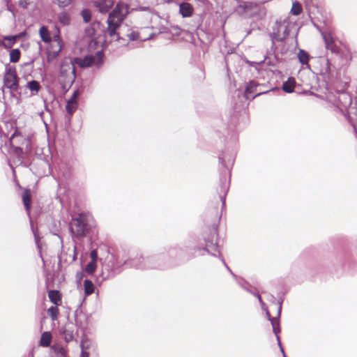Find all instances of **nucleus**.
I'll use <instances>...</instances> for the list:
<instances>
[{
    "mask_svg": "<svg viewBox=\"0 0 357 357\" xmlns=\"http://www.w3.org/2000/svg\"><path fill=\"white\" fill-rule=\"evenodd\" d=\"M276 31H278V33L279 34H282V30L280 28V22L278 20H277L275 22V25H274V26L273 28V32L272 33H275Z\"/></svg>",
    "mask_w": 357,
    "mask_h": 357,
    "instance_id": "58836bf2",
    "label": "nucleus"
},
{
    "mask_svg": "<svg viewBox=\"0 0 357 357\" xmlns=\"http://www.w3.org/2000/svg\"><path fill=\"white\" fill-rule=\"evenodd\" d=\"M323 38L327 49L331 50L332 52H337V47L335 45H333L332 40L324 34Z\"/></svg>",
    "mask_w": 357,
    "mask_h": 357,
    "instance_id": "2f4dec72",
    "label": "nucleus"
},
{
    "mask_svg": "<svg viewBox=\"0 0 357 357\" xmlns=\"http://www.w3.org/2000/svg\"><path fill=\"white\" fill-rule=\"evenodd\" d=\"M26 146L30 143V141L29 139H26Z\"/></svg>",
    "mask_w": 357,
    "mask_h": 357,
    "instance_id": "4d7b16f0",
    "label": "nucleus"
},
{
    "mask_svg": "<svg viewBox=\"0 0 357 357\" xmlns=\"http://www.w3.org/2000/svg\"><path fill=\"white\" fill-rule=\"evenodd\" d=\"M282 305V300L278 301V316L275 318L272 319L271 321H270L272 325L273 332L275 333V335L276 336V339H277L278 345H280V337H279L278 334H279V333H280L279 318L281 314Z\"/></svg>",
    "mask_w": 357,
    "mask_h": 357,
    "instance_id": "f8f14e48",
    "label": "nucleus"
},
{
    "mask_svg": "<svg viewBox=\"0 0 357 357\" xmlns=\"http://www.w3.org/2000/svg\"><path fill=\"white\" fill-rule=\"evenodd\" d=\"M79 96V90H75L73 95H72V97L68 100H73V102H77V97Z\"/></svg>",
    "mask_w": 357,
    "mask_h": 357,
    "instance_id": "79ce46f5",
    "label": "nucleus"
},
{
    "mask_svg": "<svg viewBox=\"0 0 357 357\" xmlns=\"http://www.w3.org/2000/svg\"><path fill=\"white\" fill-rule=\"evenodd\" d=\"M295 79L293 77H289L282 84V90L288 93H292L295 87Z\"/></svg>",
    "mask_w": 357,
    "mask_h": 357,
    "instance_id": "aec40b11",
    "label": "nucleus"
},
{
    "mask_svg": "<svg viewBox=\"0 0 357 357\" xmlns=\"http://www.w3.org/2000/svg\"><path fill=\"white\" fill-rule=\"evenodd\" d=\"M128 38L131 41H135L139 39V34L137 32L132 31L131 33L127 35Z\"/></svg>",
    "mask_w": 357,
    "mask_h": 357,
    "instance_id": "4c0bfd02",
    "label": "nucleus"
},
{
    "mask_svg": "<svg viewBox=\"0 0 357 357\" xmlns=\"http://www.w3.org/2000/svg\"><path fill=\"white\" fill-rule=\"evenodd\" d=\"M73 0H54L55 3H56L60 7H66L69 6Z\"/></svg>",
    "mask_w": 357,
    "mask_h": 357,
    "instance_id": "e433bc0d",
    "label": "nucleus"
},
{
    "mask_svg": "<svg viewBox=\"0 0 357 357\" xmlns=\"http://www.w3.org/2000/svg\"><path fill=\"white\" fill-rule=\"evenodd\" d=\"M273 52V54H275V52L271 51V50L268 51V54H271ZM266 63L268 66H275L278 63V59L275 55H274L273 59H271L268 55L264 57V59L259 62V63Z\"/></svg>",
    "mask_w": 357,
    "mask_h": 357,
    "instance_id": "393cba45",
    "label": "nucleus"
},
{
    "mask_svg": "<svg viewBox=\"0 0 357 357\" xmlns=\"http://www.w3.org/2000/svg\"><path fill=\"white\" fill-rule=\"evenodd\" d=\"M71 324H66L60 330V333L63 335L65 341L69 342L74 339V330Z\"/></svg>",
    "mask_w": 357,
    "mask_h": 357,
    "instance_id": "dca6fc26",
    "label": "nucleus"
},
{
    "mask_svg": "<svg viewBox=\"0 0 357 357\" xmlns=\"http://www.w3.org/2000/svg\"><path fill=\"white\" fill-rule=\"evenodd\" d=\"M205 246L201 247L189 242L184 246L178 245L172 246L163 252L153 255L149 261H157L150 263L149 267L158 269H167L178 266L193 257L203 255L205 252L213 256L220 254L218 245V231L215 228L209 229L204 234Z\"/></svg>",
    "mask_w": 357,
    "mask_h": 357,
    "instance_id": "f257e3e1",
    "label": "nucleus"
},
{
    "mask_svg": "<svg viewBox=\"0 0 357 357\" xmlns=\"http://www.w3.org/2000/svg\"><path fill=\"white\" fill-rule=\"evenodd\" d=\"M58 21L63 26H68L70 24L71 18L70 15L66 12L63 11L58 14L57 16Z\"/></svg>",
    "mask_w": 357,
    "mask_h": 357,
    "instance_id": "412c9836",
    "label": "nucleus"
},
{
    "mask_svg": "<svg viewBox=\"0 0 357 357\" xmlns=\"http://www.w3.org/2000/svg\"><path fill=\"white\" fill-rule=\"evenodd\" d=\"M29 4V0H19L18 5L22 8H26Z\"/></svg>",
    "mask_w": 357,
    "mask_h": 357,
    "instance_id": "ea45409f",
    "label": "nucleus"
},
{
    "mask_svg": "<svg viewBox=\"0 0 357 357\" xmlns=\"http://www.w3.org/2000/svg\"><path fill=\"white\" fill-rule=\"evenodd\" d=\"M75 77V67L73 63H63L61 66L59 82L63 89L70 88Z\"/></svg>",
    "mask_w": 357,
    "mask_h": 357,
    "instance_id": "423d86ee",
    "label": "nucleus"
},
{
    "mask_svg": "<svg viewBox=\"0 0 357 357\" xmlns=\"http://www.w3.org/2000/svg\"><path fill=\"white\" fill-rule=\"evenodd\" d=\"M96 56H97V57H98V61H99V63H101L102 62V58H103V54H102V52L101 51L98 52L96 53Z\"/></svg>",
    "mask_w": 357,
    "mask_h": 357,
    "instance_id": "a18cd8bd",
    "label": "nucleus"
},
{
    "mask_svg": "<svg viewBox=\"0 0 357 357\" xmlns=\"http://www.w3.org/2000/svg\"><path fill=\"white\" fill-rule=\"evenodd\" d=\"M3 83L4 86L11 91H17L18 90V77L15 66L10 64L6 65Z\"/></svg>",
    "mask_w": 357,
    "mask_h": 357,
    "instance_id": "0eeeda50",
    "label": "nucleus"
},
{
    "mask_svg": "<svg viewBox=\"0 0 357 357\" xmlns=\"http://www.w3.org/2000/svg\"><path fill=\"white\" fill-rule=\"evenodd\" d=\"M329 102L336 107L345 116L357 111V100L353 104L351 95L345 91H337L327 96Z\"/></svg>",
    "mask_w": 357,
    "mask_h": 357,
    "instance_id": "f03ea898",
    "label": "nucleus"
},
{
    "mask_svg": "<svg viewBox=\"0 0 357 357\" xmlns=\"http://www.w3.org/2000/svg\"><path fill=\"white\" fill-rule=\"evenodd\" d=\"M252 295H253V296H255V297H257V298H258L259 302V303H260V305H261V306L262 309H264V308L266 307V304H265V303L262 301L261 297V296L259 295V293L254 292V293L252 294Z\"/></svg>",
    "mask_w": 357,
    "mask_h": 357,
    "instance_id": "a19ab883",
    "label": "nucleus"
},
{
    "mask_svg": "<svg viewBox=\"0 0 357 357\" xmlns=\"http://www.w3.org/2000/svg\"><path fill=\"white\" fill-rule=\"evenodd\" d=\"M47 314L53 321H56L58 319L59 309L56 306H51L47 310Z\"/></svg>",
    "mask_w": 357,
    "mask_h": 357,
    "instance_id": "473e14b6",
    "label": "nucleus"
},
{
    "mask_svg": "<svg viewBox=\"0 0 357 357\" xmlns=\"http://www.w3.org/2000/svg\"><path fill=\"white\" fill-rule=\"evenodd\" d=\"M222 263L224 264V265L225 266V267L227 268V269L229 271V273L231 274V275L236 279V280L237 281V279H239L240 278H238L236 275H235L232 271L229 268V267L227 265L226 262L225 261V259H222Z\"/></svg>",
    "mask_w": 357,
    "mask_h": 357,
    "instance_id": "c03bdc74",
    "label": "nucleus"
},
{
    "mask_svg": "<svg viewBox=\"0 0 357 357\" xmlns=\"http://www.w3.org/2000/svg\"><path fill=\"white\" fill-rule=\"evenodd\" d=\"M91 257L92 259L91 261H96V259H97V252L96 250H92L91 252Z\"/></svg>",
    "mask_w": 357,
    "mask_h": 357,
    "instance_id": "49530a36",
    "label": "nucleus"
},
{
    "mask_svg": "<svg viewBox=\"0 0 357 357\" xmlns=\"http://www.w3.org/2000/svg\"><path fill=\"white\" fill-rule=\"evenodd\" d=\"M39 33L42 40L45 43H49L51 41V37L48 29L43 26L39 30Z\"/></svg>",
    "mask_w": 357,
    "mask_h": 357,
    "instance_id": "b1692460",
    "label": "nucleus"
},
{
    "mask_svg": "<svg viewBox=\"0 0 357 357\" xmlns=\"http://www.w3.org/2000/svg\"><path fill=\"white\" fill-rule=\"evenodd\" d=\"M302 10V8L301 4L298 2H294L293 3L292 8L291 10V13L294 15H298L301 13Z\"/></svg>",
    "mask_w": 357,
    "mask_h": 357,
    "instance_id": "c9c22d12",
    "label": "nucleus"
},
{
    "mask_svg": "<svg viewBox=\"0 0 357 357\" xmlns=\"http://www.w3.org/2000/svg\"><path fill=\"white\" fill-rule=\"evenodd\" d=\"M76 64L81 68L90 67L95 63V57L93 56H86L84 58H75Z\"/></svg>",
    "mask_w": 357,
    "mask_h": 357,
    "instance_id": "f3484780",
    "label": "nucleus"
},
{
    "mask_svg": "<svg viewBox=\"0 0 357 357\" xmlns=\"http://www.w3.org/2000/svg\"><path fill=\"white\" fill-rule=\"evenodd\" d=\"M96 267V261H91L87 264L84 270L88 274H92L95 272Z\"/></svg>",
    "mask_w": 357,
    "mask_h": 357,
    "instance_id": "f704fd0d",
    "label": "nucleus"
},
{
    "mask_svg": "<svg viewBox=\"0 0 357 357\" xmlns=\"http://www.w3.org/2000/svg\"><path fill=\"white\" fill-rule=\"evenodd\" d=\"M192 11L193 8L189 3L183 2L180 3L179 12L183 17H190L192 14Z\"/></svg>",
    "mask_w": 357,
    "mask_h": 357,
    "instance_id": "a211bd4d",
    "label": "nucleus"
},
{
    "mask_svg": "<svg viewBox=\"0 0 357 357\" xmlns=\"http://www.w3.org/2000/svg\"><path fill=\"white\" fill-rule=\"evenodd\" d=\"M153 256H148L144 259L141 255H137L135 257L130 258L128 260L124 261L125 266L126 267H133L136 268H154L153 267H149L150 263H155L157 261H149V259Z\"/></svg>",
    "mask_w": 357,
    "mask_h": 357,
    "instance_id": "1a4fd4ad",
    "label": "nucleus"
},
{
    "mask_svg": "<svg viewBox=\"0 0 357 357\" xmlns=\"http://www.w3.org/2000/svg\"><path fill=\"white\" fill-rule=\"evenodd\" d=\"M283 357H286L285 353L283 352Z\"/></svg>",
    "mask_w": 357,
    "mask_h": 357,
    "instance_id": "bf43d9fd",
    "label": "nucleus"
},
{
    "mask_svg": "<svg viewBox=\"0 0 357 357\" xmlns=\"http://www.w3.org/2000/svg\"><path fill=\"white\" fill-rule=\"evenodd\" d=\"M238 284L244 290L252 294L254 291L250 288V284L242 278L237 279Z\"/></svg>",
    "mask_w": 357,
    "mask_h": 357,
    "instance_id": "7c9ffc66",
    "label": "nucleus"
},
{
    "mask_svg": "<svg viewBox=\"0 0 357 357\" xmlns=\"http://www.w3.org/2000/svg\"><path fill=\"white\" fill-rule=\"evenodd\" d=\"M52 340V335L49 332H44L40 337V344L43 347H48Z\"/></svg>",
    "mask_w": 357,
    "mask_h": 357,
    "instance_id": "a878e982",
    "label": "nucleus"
},
{
    "mask_svg": "<svg viewBox=\"0 0 357 357\" xmlns=\"http://www.w3.org/2000/svg\"><path fill=\"white\" fill-rule=\"evenodd\" d=\"M267 2V1H256L243 2L240 7L243 9L248 15H254L259 13L261 6Z\"/></svg>",
    "mask_w": 357,
    "mask_h": 357,
    "instance_id": "9b49d317",
    "label": "nucleus"
},
{
    "mask_svg": "<svg viewBox=\"0 0 357 357\" xmlns=\"http://www.w3.org/2000/svg\"><path fill=\"white\" fill-rule=\"evenodd\" d=\"M26 87L31 91V94L33 96L38 94L41 88L39 82L36 80H31L28 82L26 84Z\"/></svg>",
    "mask_w": 357,
    "mask_h": 357,
    "instance_id": "4be33fe9",
    "label": "nucleus"
},
{
    "mask_svg": "<svg viewBox=\"0 0 357 357\" xmlns=\"http://www.w3.org/2000/svg\"><path fill=\"white\" fill-rule=\"evenodd\" d=\"M77 102H73V100H68L66 109L68 114L72 115L77 109Z\"/></svg>",
    "mask_w": 357,
    "mask_h": 357,
    "instance_id": "c756f323",
    "label": "nucleus"
},
{
    "mask_svg": "<svg viewBox=\"0 0 357 357\" xmlns=\"http://www.w3.org/2000/svg\"><path fill=\"white\" fill-rule=\"evenodd\" d=\"M6 39L12 41V43H14L16 40V37L15 36H9V37H6Z\"/></svg>",
    "mask_w": 357,
    "mask_h": 357,
    "instance_id": "3c124183",
    "label": "nucleus"
},
{
    "mask_svg": "<svg viewBox=\"0 0 357 357\" xmlns=\"http://www.w3.org/2000/svg\"><path fill=\"white\" fill-rule=\"evenodd\" d=\"M84 293L86 296L91 295L94 291V285L91 280H85L84 281Z\"/></svg>",
    "mask_w": 357,
    "mask_h": 357,
    "instance_id": "cd10ccee",
    "label": "nucleus"
},
{
    "mask_svg": "<svg viewBox=\"0 0 357 357\" xmlns=\"http://www.w3.org/2000/svg\"><path fill=\"white\" fill-rule=\"evenodd\" d=\"M48 296L50 301L56 305H58L61 302L60 294L57 290H50L48 292Z\"/></svg>",
    "mask_w": 357,
    "mask_h": 357,
    "instance_id": "5701e85b",
    "label": "nucleus"
},
{
    "mask_svg": "<svg viewBox=\"0 0 357 357\" xmlns=\"http://www.w3.org/2000/svg\"><path fill=\"white\" fill-rule=\"evenodd\" d=\"M309 54L303 50H300L298 53V58L302 65H307L309 61Z\"/></svg>",
    "mask_w": 357,
    "mask_h": 357,
    "instance_id": "bb28decb",
    "label": "nucleus"
},
{
    "mask_svg": "<svg viewBox=\"0 0 357 357\" xmlns=\"http://www.w3.org/2000/svg\"><path fill=\"white\" fill-rule=\"evenodd\" d=\"M122 22H123L117 21L116 19H114V17H112L111 16H108V18L107 20V28L106 31L110 37H114L115 36H117V40L119 38L116 31L120 27Z\"/></svg>",
    "mask_w": 357,
    "mask_h": 357,
    "instance_id": "2eb2a0df",
    "label": "nucleus"
},
{
    "mask_svg": "<svg viewBox=\"0 0 357 357\" xmlns=\"http://www.w3.org/2000/svg\"><path fill=\"white\" fill-rule=\"evenodd\" d=\"M81 15L85 23H89L91 20V12L89 9L84 8L81 11Z\"/></svg>",
    "mask_w": 357,
    "mask_h": 357,
    "instance_id": "72a5a7b5",
    "label": "nucleus"
},
{
    "mask_svg": "<svg viewBox=\"0 0 357 357\" xmlns=\"http://www.w3.org/2000/svg\"><path fill=\"white\" fill-rule=\"evenodd\" d=\"M34 236H35L36 239H37V236H36V234H34ZM36 242H38V240H36Z\"/></svg>",
    "mask_w": 357,
    "mask_h": 357,
    "instance_id": "13d9d810",
    "label": "nucleus"
},
{
    "mask_svg": "<svg viewBox=\"0 0 357 357\" xmlns=\"http://www.w3.org/2000/svg\"><path fill=\"white\" fill-rule=\"evenodd\" d=\"M22 200L26 211L29 213L31 210V195L29 190H24L22 193Z\"/></svg>",
    "mask_w": 357,
    "mask_h": 357,
    "instance_id": "6ab92c4d",
    "label": "nucleus"
},
{
    "mask_svg": "<svg viewBox=\"0 0 357 357\" xmlns=\"http://www.w3.org/2000/svg\"><path fill=\"white\" fill-rule=\"evenodd\" d=\"M264 310H266V317H267L268 319L270 321H271L272 319H274L275 317H272L271 316L270 312H268V309L266 308V307H265L264 308Z\"/></svg>",
    "mask_w": 357,
    "mask_h": 357,
    "instance_id": "09e8293b",
    "label": "nucleus"
},
{
    "mask_svg": "<svg viewBox=\"0 0 357 357\" xmlns=\"http://www.w3.org/2000/svg\"><path fill=\"white\" fill-rule=\"evenodd\" d=\"M280 28L282 30V34L278 33V31H276L275 33H271L269 34L270 38L271 40V51L273 52L275 51L277 47L275 46L276 42H283L289 35V27L293 26L289 20H284L283 21H280Z\"/></svg>",
    "mask_w": 357,
    "mask_h": 357,
    "instance_id": "6e6552de",
    "label": "nucleus"
},
{
    "mask_svg": "<svg viewBox=\"0 0 357 357\" xmlns=\"http://www.w3.org/2000/svg\"><path fill=\"white\" fill-rule=\"evenodd\" d=\"M218 160L222 167L225 169L224 172L220 174V186L218 190L220 199L222 201V206H224L225 204L226 195L229 189V181H227L226 172L228 171L230 174L231 167L235 160V155L234 154L228 155L222 152L218 156Z\"/></svg>",
    "mask_w": 357,
    "mask_h": 357,
    "instance_id": "7ed1b4c3",
    "label": "nucleus"
},
{
    "mask_svg": "<svg viewBox=\"0 0 357 357\" xmlns=\"http://www.w3.org/2000/svg\"><path fill=\"white\" fill-rule=\"evenodd\" d=\"M89 229L88 216L84 213H79L73 218L70 225L72 234L77 238L85 236Z\"/></svg>",
    "mask_w": 357,
    "mask_h": 357,
    "instance_id": "39448f33",
    "label": "nucleus"
},
{
    "mask_svg": "<svg viewBox=\"0 0 357 357\" xmlns=\"http://www.w3.org/2000/svg\"><path fill=\"white\" fill-rule=\"evenodd\" d=\"M222 263L224 264V265L225 266V267L227 268V269L229 271V273L231 274V275L236 279V280L237 281V279H239L240 278H238L236 275H235L232 271L229 268V267L227 265L226 262L225 261V259H222Z\"/></svg>",
    "mask_w": 357,
    "mask_h": 357,
    "instance_id": "37998d69",
    "label": "nucleus"
},
{
    "mask_svg": "<svg viewBox=\"0 0 357 357\" xmlns=\"http://www.w3.org/2000/svg\"><path fill=\"white\" fill-rule=\"evenodd\" d=\"M135 10L139 11H148L150 10V8L149 6H140L138 8H136Z\"/></svg>",
    "mask_w": 357,
    "mask_h": 357,
    "instance_id": "de8ad7c7",
    "label": "nucleus"
},
{
    "mask_svg": "<svg viewBox=\"0 0 357 357\" xmlns=\"http://www.w3.org/2000/svg\"><path fill=\"white\" fill-rule=\"evenodd\" d=\"M59 353L61 354V355H64L65 354V350L63 348H61L59 349Z\"/></svg>",
    "mask_w": 357,
    "mask_h": 357,
    "instance_id": "603ef678",
    "label": "nucleus"
},
{
    "mask_svg": "<svg viewBox=\"0 0 357 357\" xmlns=\"http://www.w3.org/2000/svg\"><path fill=\"white\" fill-rule=\"evenodd\" d=\"M281 352L283 354L284 352L283 347H282V344L279 345Z\"/></svg>",
    "mask_w": 357,
    "mask_h": 357,
    "instance_id": "864d4df0",
    "label": "nucleus"
},
{
    "mask_svg": "<svg viewBox=\"0 0 357 357\" xmlns=\"http://www.w3.org/2000/svg\"><path fill=\"white\" fill-rule=\"evenodd\" d=\"M129 13V6L123 2H119L109 16L116 19L119 22H123Z\"/></svg>",
    "mask_w": 357,
    "mask_h": 357,
    "instance_id": "9d476101",
    "label": "nucleus"
},
{
    "mask_svg": "<svg viewBox=\"0 0 357 357\" xmlns=\"http://www.w3.org/2000/svg\"><path fill=\"white\" fill-rule=\"evenodd\" d=\"M75 321H76V324H77V326H78L79 327H81V326H80V325H79V319H76Z\"/></svg>",
    "mask_w": 357,
    "mask_h": 357,
    "instance_id": "6e6d98bb",
    "label": "nucleus"
},
{
    "mask_svg": "<svg viewBox=\"0 0 357 357\" xmlns=\"http://www.w3.org/2000/svg\"><path fill=\"white\" fill-rule=\"evenodd\" d=\"M124 261L125 260H119L118 257L114 255L108 256L106 261L102 265L103 271H107V273L105 275V273L103 272L101 276L102 278L100 279L99 277L97 278L96 282L100 284L103 280L114 277L115 275L121 273L122 266H125Z\"/></svg>",
    "mask_w": 357,
    "mask_h": 357,
    "instance_id": "20e7f679",
    "label": "nucleus"
},
{
    "mask_svg": "<svg viewBox=\"0 0 357 357\" xmlns=\"http://www.w3.org/2000/svg\"><path fill=\"white\" fill-rule=\"evenodd\" d=\"M93 6L102 14H106L114 5V0H93Z\"/></svg>",
    "mask_w": 357,
    "mask_h": 357,
    "instance_id": "4468645a",
    "label": "nucleus"
},
{
    "mask_svg": "<svg viewBox=\"0 0 357 357\" xmlns=\"http://www.w3.org/2000/svg\"><path fill=\"white\" fill-rule=\"evenodd\" d=\"M80 357H89V352L82 350L80 354Z\"/></svg>",
    "mask_w": 357,
    "mask_h": 357,
    "instance_id": "8fccbe9b",
    "label": "nucleus"
},
{
    "mask_svg": "<svg viewBox=\"0 0 357 357\" xmlns=\"http://www.w3.org/2000/svg\"><path fill=\"white\" fill-rule=\"evenodd\" d=\"M79 273H77V277L78 278V277H79Z\"/></svg>",
    "mask_w": 357,
    "mask_h": 357,
    "instance_id": "052dcab7",
    "label": "nucleus"
},
{
    "mask_svg": "<svg viewBox=\"0 0 357 357\" xmlns=\"http://www.w3.org/2000/svg\"><path fill=\"white\" fill-rule=\"evenodd\" d=\"M259 86V84L254 80L250 81L245 87V96L247 99L252 98L254 99L255 97L263 94L266 93L268 91L266 92H258L257 88Z\"/></svg>",
    "mask_w": 357,
    "mask_h": 357,
    "instance_id": "ddd939ff",
    "label": "nucleus"
},
{
    "mask_svg": "<svg viewBox=\"0 0 357 357\" xmlns=\"http://www.w3.org/2000/svg\"><path fill=\"white\" fill-rule=\"evenodd\" d=\"M21 52L19 49H13L10 52V61L17 63L20 59Z\"/></svg>",
    "mask_w": 357,
    "mask_h": 357,
    "instance_id": "c85d7f7f",
    "label": "nucleus"
},
{
    "mask_svg": "<svg viewBox=\"0 0 357 357\" xmlns=\"http://www.w3.org/2000/svg\"><path fill=\"white\" fill-rule=\"evenodd\" d=\"M164 1L167 3H170L173 2V0H164Z\"/></svg>",
    "mask_w": 357,
    "mask_h": 357,
    "instance_id": "5fc2aeb1",
    "label": "nucleus"
}]
</instances>
